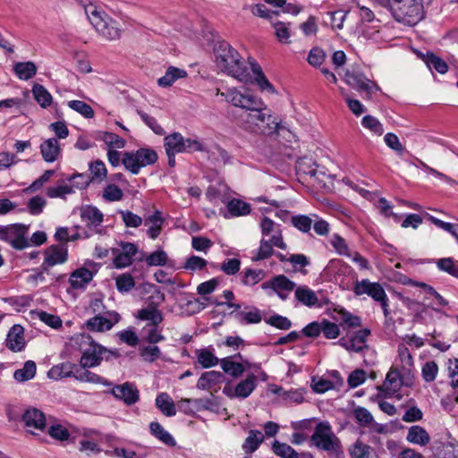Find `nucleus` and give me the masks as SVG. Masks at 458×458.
Instances as JSON below:
<instances>
[{
  "label": "nucleus",
  "mask_w": 458,
  "mask_h": 458,
  "mask_svg": "<svg viewBox=\"0 0 458 458\" xmlns=\"http://www.w3.org/2000/svg\"><path fill=\"white\" fill-rule=\"evenodd\" d=\"M256 102L255 106L234 114L237 124L254 133L271 135L276 132L279 127L277 119L270 114L260 98Z\"/></svg>",
  "instance_id": "nucleus-1"
},
{
  "label": "nucleus",
  "mask_w": 458,
  "mask_h": 458,
  "mask_svg": "<svg viewBox=\"0 0 458 458\" xmlns=\"http://www.w3.org/2000/svg\"><path fill=\"white\" fill-rule=\"evenodd\" d=\"M216 64L217 67L228 75L240 81L247 82L250 79L249 67L234 49L226 41H219L214 47Z\"/></svg>",
  "instance_id": "nucleus-2"
},
{
  "label": "nucleus",
  "mask_w": 458,
  "mask_h": 458,
  "mask_svg": "<svg viewBox=\"0 0 458 458\" xmlns=\"http://www.w3.org/2000/svg\"><path fill=\"white\" fill-rule=\"evenodd\" d=\"M85 13L98 33L107 40H117L121 38L122 30L119 23L106 14L97 11L94 6L85 8Z\"/></svg>",
  "instance_id": "nucleus-3"
},
{
  "label": "nucleus",
  "mask_w": 458,
  "mask_h": 458,
  "mask_svg": "<svg viewBox=\"0 0 458 458\" xmlns=\"http://www.w3.org/2000/svg\"><path fill=\"white\" fill-rule=\"evenodd\" d=\"M310 439L318 449L336 455L343 453L340 439L335 436L330 424L327 421H322L316 425Z\"/></svg>",
  "instance_id": "nucleus-4"
},
{
  "label": "nucleus",
  "mask_w": 458,
  "mask_h": 458,
  "mask_svg": "<svg viewBox=\"0 0 458 458\" xmlns=\"http://www.w3.org/2000/svg\"><path fill=\"white\" fill-rule=\"evenodd\" d=\"M157 153L149 148H140L136 151L123 154L122 164L132 174H138L140 168L154 165L157 161Z\"/></svg>",
  "instance_id": "nucleus-5"
},
{
  "label": "nucleus",
  "mask_w": 458,
  "mask_h": 458,
  "mask_svg": "<svg viewBox=\"0 0 458 458\" xmlns=\"http://www.w3.org/2000/svg\"><path fill=\"white\" fill-rule=\"evenodd\" d=\"M392 9L395 20L408 25L418 23L423 14V6L420 0H394Z\"/></svg>",
  "instance_id": "nucleus-6"
},
{
  "label": "nucleus",
  "mask_w": 458,
  "mask_h": 458,
  "mask_svg": "<svg viewBox=\"0 0 458 458\" xmlns=\"http://www.w3.org/2000/svg\"><path fill=\"white\" fill-rule=\"evenodd\" d=\"M29 229V225L23 224L0 225V240L8 242L14 250H24L30 247Z\"/></svg>",
  "instance_id": "nucleus-7"
},
{
  "label": "nucleus",
  "mask_w": 458,
  "mask_h": 458,
  "mask_svg": "<svg viewBox=\"0 0 458 458\" xmlns=\"http://www.w3.org/2000/svg\"><path fill=\"white\" fill-rule=\"evenodd\" d=\"M82 340L85 344H89V347L83 352L81 358V366L83 368H92L98 365L106 353H107L105 357L106 360H109L111 356L119 357L118 352L107 351L103 346L93 343L89 335H83Z\"/></svg>",
  "instance_id": "nucleus-8"
},
{
  "label": "nucleus",
  "mask_w": 458,
  "mask_h": 458,
  "mask_svg": "<svg viewBox=\"0 0 458 458\" xmlns=\"http://www.w3.org/2000/svg\"><path fill=\"white\" fill-rule=\"evenodd\" d=\"M345 82L366 99H370L372 95L380 90L379 86L374 81L367 78L362 72L347 71L344 75Z\"/></svg>",
  "instance_id": "nucleus-9"
},
{
  "label": "nucleus",
  "mask_w": 458,
  "mask_h": 458,
  "mask_svg": "<svg viewBox=\"0 0 458 458\" xmlns=\"http://www.w3.org/2000/svg\"><path fill=\"white\" fill-rule=\"evenodd\" d=\"M80 216L82 226L87 232H90L92 236L95 233H101V225L103 223V213L94 206H84L80 210Z\"/></svg>",
  "instance_id": "nucleus-10"
},
{
  "label": "nucleus",
  "mask_w": 458,
  "mask_h": 458,
  "mask_svg": "<svg viewBox=\"0 0 458 458\" xmlns=\"http://www.w3.org/2000/svg\"><path fill=\"white\" fill-rule=\"evenodd\" d=\"M119 246L122 249L121 250L114 248L111 249L114 256L113 263L116 268H123L131 264L133 256L138 252V247L136 244L128 242H120Z\"/></svg>",
  "instance_id": "nucleus-11"
},
{
  "label": "nucleus",
  "mask_w": 458,
  "mask_h": 458,
  "mask_svg": "<svg viewBox=\"0 0 458 458\" xmlns=\"http://www.w3.org/2000/svg\"><path fill=\"white\" fill-rule=\"evenodd\" d=\"M45 259L41 267L44 271H47L48 267L58 264H64L68 258V250L65 244L51 245L44 251Z\"/></svg>",
  "instance_id": "nucleus-12"
},
{
  "label": "nucleus",
  "mask_w": 458,
  "mask_h": 458,
  "mask_svg": "<svg viewBox=\"0 0 458 458\" xmlns=\"http://www.w3.org/2000/svg\"><path fill=\"white\" fill-rule=\"evenodd\" d=\"M221 96L225 97L228 103H231L233 106L240 108L236 114H239L243 110H248L250 107L255 106L257 103L256 101L259 99L252 95L242 94L236 89H229L225 92H222Z\"/></svg>",
  "instance_id": "nucleus-13"
},
{
  "label": "nucleus",
  "mask_w": 458,
  "mask_h": 458,
  "mask_svg": "<svg viewBox=\"0 0 458 458\" xmlns=\"http://www.w3.org/2000/svg\"><path fill=\"white\" fill-rule=\"evenodd\" d=\"M353 293L355 295L360 296L367 294L371 297L375 301L384 300L386 293L379 283L370 282L369 279H362L357 281L353 286Z\"/></svg>",
  "instance_id": "nucleus-14"
},
{
  "label": "nucleus",
  "mask_w": 458,
  "mask_h": 458,
  "mask_svg": "<svg viewBox=\"0 0 458 458\" xmlns=\"http://www.w3.org/2000/svg\"><path fill=\"white\" fill-rule=\"evenodd\" d=\"M257 386V377L250 374L244 380L240 381L234 387L233 392L228 387L223 389V393L230 398L237 397L245 399L251 394Z\"/></svg>",
  "instance_id": "nucleus-15"
},
{
  "label": "nucleus",
  "mask_w": 458,
  "mask_h": 458,
  "mask_svg": "<svg viewBox=\"0 0 458 458\" xmlns=\"http://www.w3.org/2000/svg\"><path fill=\"white\" fill-rule=\"evenodd\" d=\"M111 394L119 400H122L126 405H132L140 400V392L136 386L130 382L123 385H117L111 390Z\"/></svg>",
  "instance_id": "nucleus-16"
},
{
  "label": "nucleus",
  "mask_w": 458,
  "mask_h": 458,
  "mask_svg": "<svg viewBox=\"0 0 458 458\" xmlns=\"http://www.w3.org/2000/svg\"><path fill=\"white\" fill-rule=\"evenodd\" d=\"M108 318L99 315L89 318L86 323L88 329L96 332L110 330L120 320L121 317L115 311L108 312Z\"/></svg>",
  "instance_id": "nucleus-17"
},
{
  "label": "nucleus",
  "mask_w": 458,
  "mask_h": 458,
  "mask_svg": "<svg viewBox=\"0 0 458 458\" xmlns=\"http://www.w3.org/2000/svg\"><path fill=\"white\" fill-rule=\"evenodd\" d=\"M5 345L14 352H21L25 348L24 328L21 325L15 324L10 328L6 335Z\"/></svg>",
  "instance_id": "nucleus-18"
},
{
  "label": "nucleus",
  "mask_w": 458,
  "mask_h": 458,
  "mask_svg": "<svg viewBox=\"0 0 458 458\" xmlns=\"http://www.w3.org/2000/svg\"><path fill=\"white\" fill-rule=\"evenodd\" d=\"M24 425L28 428L44 430L46 428V416L40 410L30 407L24 411L21 416Z\"/></svg>",
  "instance_id": "nucleus-19"
},
{
  "label": "nucleus",
  "mask_w": 458,
  "mask_h": 458,
  "mask_svg": "<svg viewBox=\"0 0 458 458\" xmlns=\"http://www.w3.org/2000/svg\"><path fill=\"white\" fill-rule=\"evenodd\" d=\"M295 283L284 275L276 276L271 280L261 284L263 289L271 288L276 293H281L282 291L291 293L295 289Z\"/></svg>",
  "instance_id": "nucleus-20"
},
{
  "label": "nucleus",
  "mask_w": 458,
  "mask_h": 458,
  "mask_svg": "<svg viewBox=\"0 0 458 458\" xmlns=\"http://www.w3.org/2000/svg\"><path fill=\"white\" fill-rule=\"evenodd\" d=\"M92 272L86 267L74 270L69 278V283L73 289H83L92 280Z\"/></svg>",
  "instance_id": "nucleus-21"
},
{
  "label": "nucleus",
  "mask_w": 458,
  "mask_h": 458,
  "mask_svg": "<svg viewBox=\"0 0 458 458\" xmlns=\"http://www.w3.org/2000/svg\"><path fill=\"white\" fill-rule=\"evenodd\" d=\"M336 316L334 319L339 323L344 330L349 328H357L361 326V318L353 315L345 310H335Z\"/></svg>",
  "instance_id": "nucleus-22"
},
{
  "label": "nucleus",
  "mask_w": 458,
  "mask_h": 458,
  "mask_svg": "<svg viewBox=\"0 0 458 458\" xmlns=\"http://www.w3.org/2000/svg\"><path fill=\"white\" fill-rule=\"evenodd\" d=\"M402 385H404V382L400 373L397 369H392L386 375L382 389L386 391L387 394L392 395L398 392ZM405 385L407 384L405 383Z\"/></svg>",
  "instance_id": "nucleus-23"
},
{
  "label": "nucleus",
  "mask_w": 458,
  "mask_h": 458,
  "mask_svg": "<svg viewBox=\"0 0 458 458\" xmlns=\"http://www.w3.org/2000/svg\"><path fill=\"white\" fill-rule=\"evenodd\" d=\"M264 441V435L261 431L250 429L248 432V437L242 443V448L246 454L254 453Z\"/></svg>",
  "instance_id": "nucleus-24"
},
{
  "label": "nucleus",
  "mask_w": 458,
  "mask_h": 458,
  "mask_svg": "<svg viewBox=\"0 0 458 458\" xmlns=\"http://www.w3.org/2000/svg\"><path fill=\"white\" fill-rule=\"evenodd\" d=\"M40 152L46 162L52 163L57 159L60 153V147L56 139L46 140L40 145Z\"/></svg>",
  "instance_id": "nucleus-25"
},
{
  "label": "nucleus",
  "mask_w": 458,
  "mask_h": 458,
  "mask_svg": "<svg viewBox=\"0 0 458 458\" xmlns=\"http://www.w3.org/2000/svg\"><path fill=\"white\" fill-rule=\"evenodd\" d=\"M77 365L70 362H64L52 367L47 372V377L52 379L73 377Z\"/></svg>",
  "instance_id": "nucleus-26"
},
{
  "label": "nucleus",
  "mask_w": 458,
  "mask_h": 458,
  "mask_svg": "<svg viewBox=\"0 0 458 458\" xmlns=\"http://www.w3.org/2000/svg\"><path fill=\"white\" fill-rule=\"evenodd\" d=\"M406 439L411 444L425 446L429 443L430 437L424 428L415 425L409 428Z\"/></svg>",
  "instance_id": "nucleus-27"
},
{
  "label": "nucleus",
  "mask_w": 458,
  "mask_h": 458,
  "mask_svg": "<svg viewBox=\"0 0 458 458\" xmlns=\"http://www.w3.org/2000/svg\"><path fill=\"white\" fill-rule=\"evenodd\" d=\"M250 69L254 75V80L261 91H267L269 93H276L275 87L270 83L265 76L260 65L256 62H250Z\"/></svg>",
  "instance_id": "nucleus-28"
},
{
  "label": "nucleus",
  "mask_w": 458,
  "mask_h": 458,
  "mask_svg": "<svg viewBox=\"0 0 458 458\" xmlns=\"http://www.w3.org/2000/svg\"><path fill=\"white\" fill-rule=\"evenodd\" d=\"M224 379V375L216 370L207 371L201 374L197 382V387L201 390H206L218 385Z\"/></svg>",
  "instance_id": "nucleus-29"
},
{
  "label": "nucleus",
  "mask_w": 458,
  "mask_h": 458,
  "mask_svg": "<svg viewBox=\"0 0 458 458\" xmlns=\"http://www.w3.org/2000/svg\"><path fill=\"white\" fill-rule=\"evenodd\" d=\"M186 76L187 72L185 70L170 66L167 68L165 75L157 80V84L162 88H168L178 79L185 78Z\"/></svg>",
  "instance_id": "nucleus-30"
},
{
  "label": "nucleus",
  "mask_w": 458,
  "mask_h": 458,
  "mask_svg": "<svg viewBox=\"0 0 458 458\" xmlns=\"http://www.w3.org/2000/svg\"><path fill=\"white\" fill-rule=\"evenodd\" d=\"M233 358L242 359L241 353H237ZM232 357L224 358L220 360V365L225 373L233 377H240L245 370L243 365L231 360Z\"/></svg>",
  "instance_id": "nucleus-31"
},
{
  "label": "nucleus",
  "mask_w": 458,
  "mask_h": 458,
  "mask_svg": "<svg viewBox=\"0 0 458 458\" xmlns=\"http://www.w3.org/2000/svg\"><path fill=\"white\" fill-rule=\"evenodd\" d=\"M165 153H182L185 152L183 145V137L179 132H174L164 139Z\"/></svg>",
  "instance_id": "nucleus-32"
},
{
  "label": "nucleus",
  "mask_w": 458,
  "mask_h": 458,
  "mask_svg": "<svg viewBox=\"0 0 458 458\" xmlns=\"http://www.w3.org/2000/svg\"><path fill=\"white\" fill-rule=\"evenodd\" d=\"M156 406L167 417H173L176 414L175 404L167 393L163 392L157 395Z\"/></svg>",
  "instance_id": "nucleus-33"
},
{
  "label": "nucleus",
  "mask_w": 458,
  "mask_h": 458,
  "mask_svg": "<svg viewBox=\"0 0 458 458\" xmlns=\"http://www.w3.org/2000/svg\"><path fill=\"white\" fill-rule=\"evenodd\" d=\"M294 296L299 302L308 307H313L318 301L316 293L305 285L297 287Z\"/></svg>",
  "instance_id": "nucleus-34"
},
{
  "label": "nucleus",
  "mask_w": 458,
  "mask_h": 458,
  "mask_svg": "<svg viewBox=\"0 0 458 458\" xmlns=\"http://www.w3.org/2000/svg\"><path fill=\"white\" fill-rule=\"evenodd\" d=\"M138 318L148 321V326L157 327L163 321V315L155 307L141 309L138 311Z\"/></svg>",
  "instance_id": "nucleus-35"
},
{
  "label": "nucleus",
  "mask_w": 458,
  "mask_h": 458,
  "mask_svg": "<svg viewBox=\"0 0 458 458\" xmlns=\"http://www.w3.org/2000/svg\"><path fill=\"white\" fill-rule=\"evenodd\" d=\"M85 369L86 368L77 365L74 377L82 382L98 383L105 386H111V382Z\"/></svg>",
  "instance_id": "nucleus-36"
},
{
  "label": "nucleus",
  "mask_w": 458,
  "mask_h": 458,
  "mask_svg": "<svg viewBox=\"0 0 458 458\" xmlns=\"http://www.w3.org/2000/svg\"><path fill=\"white\" fill-rule=\"evenodd\" d=\"M164 219L159 211H156L145 219V225H149L147 234L151 239H156L160 234Z\"/></svg>",
  "instance_id": "nucleus-37"
},
{
  "label": "nucleus",
  "mask_w": 458,
  "mask_h": 458,
  "mask_svg": "<svg viewBox=\"0 0 458 458\" xmlns=\"http://www.w3.org/2000/svg\"><path fill=\"white\" fill-rule=\"evenodd\" d=\"M150 433L168 446H174L176 442L172 435L167 432L159 422L153 421L149 424Z\"/></svg>",
  "instance_id": "nucleus-38"
},
{
  "label": "nucleus",
  "mask_w": 458,
  "mask_h": 458,
  "mask_svg": "<svg viewBox=\"0 0 458 458\" xmlns=\"http://www.w3.org/2000/svg\"><path fill=\"white\" fill-rule=\"evenodd\" d=\"M197 361L204 369L216 366L220 360L211 351L207 348L198 349L195 351Z\"/></svg>",
  "instance_id": "nucleus-39"
},
{
  "label": "nucleus",
  "mask_w": 458,
  "mask_h": 458,
  "mask_svg": "<svg viewBox=\"0 0 458 458\" xmlns=\"http://www.w3.org/2000/svg\"><path fill=\"white\" fill-rule=\"evenodd\" d=\"M226 208L230 216L233 217L249 215L251 210L249 203L239 199H232L228 201Z\"/></svg>",
  "instance_id": "nucleus-40"
},
{
  "label": "nucleus",
  "mask_w": 458,
  "mask_h": 458,
  "mask_svg": "<svg viewBox=\"0 0 458 458\" xmlns=\"http://www.w3.org/2000/svg\"><path fill=\"white\" fill-rule=\"evenodd\" d=\"M13 71L20 80L28 81L37 73V66L33 62H21L15 64Z\"/></svg>",
  "instance_id": "nucleus-41"
},
{
  "label": "nucleus",
  "mask_w": 458,
  "mask_h": 458,
  "mask_svg": "<svg viewBox=\"0 0 458 458\" xmlns=\"http://www.w3.org/2000/svg\"><path fill=\"white\" fill-rule=\"evenodd\" d=\"M234 318L242 325L258 324L262 320L260 310L256 307H251L250 311L237 312Z\"/></svg>",
  "instance_id": "nucleus-42"
},
{
  "label": "nucleus",
  "mask_w": 458,
  "mask_h": 458,
  "mask_svg": "<svg viewBox=\"0 0 458 458\" xmlns=\"http://www.w3.org/2000/svg\"><path fill=\"white\" fill-rule=\"evenodd\" d=\"M36 370V363L33 360H27L21 369L14 371L13 378L18 382L29 381L35 377Z\"/></svg>",
  "instance_id": "nucleus-43"
},
{
  "label": "nucleus",
  "mask_w": 458,
  "mask_h": 458,
  "mask_svg": "<svg viewBox=\"0 0 458 458\" xmlns=\"http://www.w3.org/2000/svg\"><path fill=\"white\" fill-rule=\"evenodd\" d=\"M371 334L370 329L363 328L360 329L351 337V349L353 352H360L364 349L368 348L367 338Z\"/></svg>",
  "instance_id": "nucleus-44"
},
{
  "label": "nucleus",
  "mask_w": 458,
  "mask_h": 458,
  "mask_svg": "<svg viewBox=\"0 0 458 458\" xmlns=\"http://www.w3.org/2000/svg\"><path fill=\"white\" fill-rule=\"evenodd\" d=\"M32 94L41 107L47 108L51 105L52 96L43 85L35 84L32 88Z\"/></svg>",
  "instance_id": "nucleus-45"
},
{
  "label": "nucleus",
  "mask_w": 458,
  "mask_h": 458,
  "mask_svg": "<svg viewBox=\"0 0 458 458\" xmlns=\"http://www.w3.org/2000/svg\"><path fill=\"white\" fill-rule=\"evenodd\" d=\"M351 267L341 259H331L324 269L325 275L334 276L336 281V276L344 274Z\"/></svg>",
  "instance_id": "nucleus-46"
},
{
  "label": "nucleus",
  "mask_w": 458,
  "mask_h": 458,
  "mask_svg": "<svg viewBox=\"0 0 458 458\" xmlns=\"http://www.w3.org/2000/svg\"><path fill=\"white\" fill-rule=\"evenodd\" d=\"M272 24L275 29V35L278 41L283 44H289L291 42L290 23L272 21Z\"/></svg>",
  "instance_id": "nucleus-47"
},
{
  "label": "nucleus",
  "mask_w": 458,
  "mask_h": 458,
  "mask_svg": "<svg viewBox=\"0 0 458 458\" xmlns=\"http://www.w3.org/2000/svg\"><path fill=\"white\" fill-rule=\"evenodd\" d=\"M437 267L439 270L458 278V261L454 260L453 258L439 259L437 261Z\"/></svg>",
  "instance_id": "nucleus-48"
},
{
  "label": "nucleus",
  "mask_w": 458,
  "mask_h": 458,
  "mask_svg": "<svg viewBox=\"0 0 458 458\" xmlns=\"http://www.w3.org/2000/svg\"><path fill=\"white\" fill-rule=\"evenodd\" d=\"M272 450L277 456L282 458H297V452L288 444L275 440Z\"/></svg>",
  "instance_id": "nucleus-49"
},
{
  "label": "nucleus",
  "mask_w": 458,
  "mask_h": 458,
  "mask_svg": "<svg viewBox=\"0 0 458 458\" xmlns=\"http://www.w3.org/2000/svg\"><path fill=\"white\" fill-rule=\"evenodd\" d=\"M425 62L430 70L434 69L441 74L445 73L448 70L447 64L433 53L427 54Z\"/></svg>",
  "instance_id": "nucleus-50"
},
{
  "label": "nucleus",
  "mask_w": 458,
  "mask_h": 458,
  "mask_svg": "<svg viewBox=\"0 0 458 458\" xmlns=\"http://www.w3.org/2000/svg\"><path fill=\"white\" fill-rule=\"evenodd\" d=\"M144 259L149 267H162L166 264L168 256L165 250H157L156 251L147 255Z\"/></svg>",
  "instance_id": "nucleus-51"
},
{
  "label": "nucleus",
  "mask_w": 458,
  "mask_h": 458,
  "mask_svg": "<svg viewBox=\"0 0 458 458\" xmlns=\"http://www.w3.org/2000/svg\"><path fill=\"white\" fill-rule=\"evenodd\" d=\"M264 277V272L261 269L246 268L243 271L242 282L246 285H255Z\"/></svg>",
  "instance_id": "nucleus-52"
},
{
  "label": "nucleus",
  "mask_w": 458,
  "mask_h": 458,
  "mask_svg": "<svg viewBox=\"0 0 458 458\" xmlns=\"http://www.w3.org/2000/svg\"><path fill=\"white\" fill-rule=\"evenodd\" d=\"M116 288L120 293H128L135 286V281L131 274L124 273L116 277Z\"/></svg>",
  "instance_id": "nucleus-53"
},
{
  "label": "nucleus",
  "mask_w": 458,
  "mask_h": 458,
  "mask_svg": "<svg viewBox=\"0 0 458 458\" xmlns=\"http://www.w3.org/2000/svg\"><path fill=\"white\" fill-rule=\"evenodd\" d=\"M68 106L83 115L85 118H92L94 116V110L92 107L81 100H71L68 102Z\"/></svg>",
  "instance_id": "nucleus-54"
},
{
  "label": "nucleus",
  "mask_w": 458,
  "mask_h": 458,
  "mask_svg": "<svg viewBox=\"0 0 458 458\" xmlns=\"http://www.w3.org/2000/svg\"><path fill=\"white\" fill-rule=\"evenodd\" d=\"M438 373V366L434 360H428L424 363L421 369V376L424 381L430 383L433 382Z\"/></svg>",
  "instance_id": "nucleus-55"
},
{
  "label": "nucleus",
  "mask_w": 458,
  "mask_h": 458,
  "mask_svg": "<svg viewBox=\"0 0 458 458\" xmlns=\"http://www.w3.org/2000/svg\"><path fill=\"white\" fill-rule=\"evenodd\" d=\"M292 225L302 233H309L311 229L313 220L305 215L292 216Z\"/></svg>",
  "instance_id": "nucleus-56"
},
{
  "label": "nucleus",
  "mask_w": 458,
  "mask_h": 458,
  "mask_svg": "<svg viewBox=\"0 0 458 458\" xmlns=\"http://www.w3.org/2000/svg\"><path fill=\"white\" fill-rule=\"evenodd\" d=\"M361 124L364 128L369 129L372 132L377 135H382L384 132L382 123L372 115H365L361 120Z\"/></svg>",
  "instance_id": "nucleus-57"
},
{
  "label": "nucleus",
  "mask_w": 458,
  "mask_h": 458,
  "mask_svg": "<svg viewBox=\"0 0 458 458\" xmlns=\"http://www.w3.org/2000/svg\"><path fill=\"white\" fill-rule=\"evenodd\" d=\"M274 253L273 246L271 242L265 239H261L260 245L257 250V254L252 257L253 261H259L268 259Z\"/></svg>",
  "instance_id": "nucleus-58"
},
{
  "label": "nucleus",
  "mask_w": 458,
  "mask_h": 458,
  "mask_svg": "<svg viewBox=\"0 0 458 458\" xmlns=\"http://www.w3.org/2000/svg\"><path fill=\"white\" fill-rule=\"evenodd\" d=\"M249 9L253 15L261 17V18H267V19L270 20L271 21H273L274 16L278 15V12L269 11L266 7V5H264L262 4L250 5Z\"/></svg>",
  "instance_id": "nucleus-59"
},
{
  "label": "nucleus",
  "mask_w": 458,
  "mask_h": 458,
  "mask_svg": "<svg viewBox=\"0 0 458 458\" xmlns=\"http://www.w3.org/2000/svg\"><path fill=\"white\" fill-rule=\"evenodd\" d=\"M384 140L386 146L394 150L399 156H403L405 152V148L403 146L398 137L394 133H386L384 137Z\"/></svg>",
  "instance_id": "nucleus-60"
},
{
  "label": "nucleus",
  "mask_w": 458,
  "mask_h": 458,
  "mask_svg": "<svg viewBox=\"0 0 458 458\" xmlns=\"http://www.w3.org/2000/svg\"><path fill=\"white\" fill-rule=\"evenodd\" d=\"M46 199L39 195L32 197L28 202L29 212L33 216H38L42 213L46 206Z\"/></svg>",
  "instance_id": "nucleus-61"
},
{
  "label": "nucleus",
  "mask_w": 458,
  "mask_h": 458,
  "mask_svg": "<svg viewBox=\"0 0 458 458\" xmlns=\"http://www.w3.org/2000/svg\"><path fill=\"white\" fill-rule=\"evenodd\" d=\"M266 323L281 330H288L292 327V322L286 317L276 314L265 320Z\"/></svg>",
  "instance_id": "nucleus-62"
},
{
  "label": "nucleus",
  "mask_w": 458,
  "mask_h": 458,
  "mask_svg": "<svg viewBox=\"0 0 458 458\" xmlns=\"http://www.w3.org/2000/svg\"><path fill=\"white\" fill-rule=\"evenodd\" d=\"M123 196V191L115 184H108L103 191V198L107 201L121 200Z\"/></svg>",
  "instance_id": "nucleus-63"
},
{
  "label": "nucleus",
  "mask_w": 458,
  "mask_h": 458,
  "mask_svg": "<svg viewBox=\"0 0 458 458\" xmlns=\"http://www.w3.org/2000/svg\"><path fill=\"white\" fill-rule=\"evenodd\" d=\"M370 447L368 445L357 441L350 449L352 458H368Z\"/></svg>",
  "instance_id": "nucleus-64"
}]
</instances>
